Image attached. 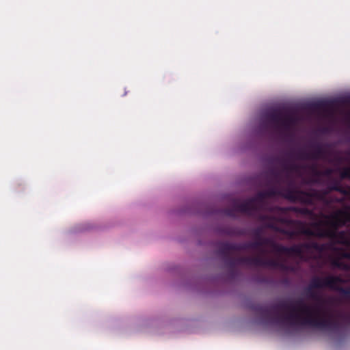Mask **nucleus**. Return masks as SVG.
<instances>
[{
    "mask_svg": "<svg viewBox=\"0 0 350 350\" xmlns=\"http://www.w3.org/2000/svg\"><path fill=\"white\" fill-rule=\"evenodd\" d=\"M347 196H350V186H347ZM258 219L266 228L280 232L288 239L299 235L328 238L350 247V206L338 209L331 214H320V219L310 224L293 219L277 218L268 215L258 214Z\"/></svg>",
    "mask_w": 350,
    "mask_h": 350,
    "instance_id": "obj_1",
    "label": "nucleus"
},
{
    "mask_svg": "<svg viewBox=\"0 0 350 350\" xmlns=\"http://www.w3.org/2000/svg\"><path fill=\"white\" fill-rule=\"evenodd\" d=\"M324 306H310L302 301L295 304L280 302L271 307L258 305L255 312L265 324L283 323L291 326H308L321 329H335L340 326L331 311Z\"/></svg>",
    "mask_w": 350,
    "mask_h": 350,
    "instance_id": "obj_2",
    "label": "nucleus"
},
{
    "mask_svg": "<svg viewBox=\"0 0 350 350\" xmlns=\"http://www.w3.org/2000/svg\"><path fill=\"white\" fill-rule=\"evenodd\" d=\"M334 266L344 271H349L348 276L350 278V265L335 261ZM350 282L349 280L344 279L340 275H328L325 277L315 276L312 278L310 284L306 289V296L315 301L317 304L315 306H324L326 301L319 293L315 292L314 289L320 288H329L333 290L336 288L337 283H347Z\"/></svg>",
    "mask_w": 350,
    "mask_h": 350,
    "instance_id": "obj_3",
    "label": "nucleus"
},
{
    "mask_svg": "<svg viewBox=\"0 0 350 350\" xmlns=\"http://www.w3.org/2000/svg\"><path fill=\"white\" fill-rule=\"evenodd\" d=\"M265 120L262 122V126L267 127L272 126L279 131H289L295 125L297 119L293 114H284L280 110H273L267 113L265 116Z\"/></svg>",
    "mask_w": 350,
    "mask_h": 350,
    "instance_id": "obj_4",
    "label": "nucleus"
},
{
    "mask_svg": "<svg viewBox=\"0 0 350 350\" xmlns=\"http://www.w3.org/2000/svg\"><path fill=\"white\" fill-rule=\"evenodd\" d=\"M328 191L327 190L312 189L310 191H305L297 188H292L287 191L288 200L293 202H299L308 205H313L314 200L321 202L326 200Z\"/></svg>",
    "mask_w": 350,
    "mask_h": 350,
    "instance_id": "obj_5",
    "label": "nucleus"
},
{
    "mask_svg": "<svg viewBox=\"0 0 350 350\" xmlns=\"http://www.w3.org/2000/svg\"><path fill=\"white\" fill-rule=\"evenodd\" d=\"M259 211V206L255 203L254 199L251 198L241 202L234 200L232 207L230 208H225L224 213L230 217L235 216L236 213H242L249 216H255Z\"/></svg>",
    "mask_w": 350,
    "mask_h": 350,
    "instance_id": "obj_6",
    "label": "nucleus"
},
{
    "mask_svg": "<svg viewBox=\"0 0 350 350\" xmlns=\"http://www.w3.org/2000/svg\"><path fill=\"white\" fill-rule=\"evenodd\" d=\"M326 250V245L319 243L317 241H308L293 245L291 247L284 246V254L287 255H295L301 256L306 251L315 250L318 252H323Z\"/></svg>",
    "mask_w": 350,
    "mask_h": 350,
    "instance_id": "obj_7",
    "label": "nucleus"
},
{
    "mask_svg": "<svg viewBox=\"0 0 350 350\" xmlns=\"http://www.w3.org/2000/svg\"><path fill=\"white\" fill-rule=\"evenodd\" d=\"M289 189H292V187L279 188L276 186H270L265 191L258 192L252 199H254V202L259 206L260 210H261L264 200L266 198L280 196L288 199L286 193Z\"/></svg>",
    "mask_w": 350,
    "mask_h": 350,
    "instance_id": "obj_8",
    "label": "nucleus"
},
{
    "mask_svg": "<svg viewBox=\"0 0 350 350\" xmlns=\"http://www.w3.org/2000/svg\"><path fill=\"white\" fill-rule=\"evenodd\" d=\"M311 146L313 148V151L307 152L304 150H299L296 153V157L301 160H318L319 159L325 158L326 150L324 147L320 144H312Z\"/></svg>",
    "mask_w": 350,
    "mask_h": 350,
    "instance_id": "obj_9",
    "label": "nucleus"
},
{
    "mask_svg": "<svg viewBox=\"0 0 350 350\" xmlns=\"http://www.w3.org/2000/svg\"><path fill=\"white\" fill-rule=\"evenodd\" d=\"M263 246H269L273 251L279 254H284V245L277 243L271 238H256V241L252 242L253 250H259Z\"/></svg>",
    "mask_w": 350,
    "mask_h": 350,
    "instance_id": "obj_10",
    "label": "nucleus"
},
{
    "mask_svg": "<svg viewBox=\"0 0 350 350\" xmlns=\"http://www.w3.org/2000/svg\"><path fill=\"white\" fill-rule=\"evenodd\" d=\"M282 165L283 167V170L286 173V179L288 183V187L295 188L293 181L290 180V174L293 172L298 173L301 170L305 169L306 166L295 163L294 162H288L286 160L282 161Z\"/></svg>",
    "mask_w": 350,
    "mask_h": 350,
    "instance_id": "obj_11",
    "label": "nucleus"
},
{
    "mask_svg": "<svg viewBox=\"0 0 350 350\" xmlns=\"http://www.w3.org/2000/svg\"><path fill=\"white\" fill-rule=\"evenodd\" d=\"M232 252H235L234 243L228 242H223L219 243L217 253L223 258V259L228 256H230Z\"/></svg>",
    "mask_w": 350,
    "mask_h": 350,
    "instance_id": "obj_12",
    "label": "nucleus"
},
{
    "mask_svg": "<svg viewBox=\"0 0 350 350\" xmlns=\"http://www.w3.org/2000/svg\"><path fill=\"white\" fill-rule=\"evenodd\" d=\"M250 265L276 267L278 263L274 260H266L261 256L250 257Z\"/></svg>",
    "mask_w": 350,
    "mask_h": 350,
    "instance_id": "obj_13",
    "label": "nucleus"
},
{
    "mask_svg": "<svg viewBox=\"0 0 350 350\" xmlns=\"http://www.w3.org/2000/svg\"><path fill=\"white\" fill-rule=\"evenodd\" d=\"M269 174L270 176L269 180V184L270 186H276L279 188H282L281 187V183L283 180H282L280 173L275 170H271L269 172Z\"/></svg>",
    "mask_w": 350,
    "mask_h": 350,
    "instance_id": "obj_14",
    "label": "nucleus"
},
{
    "mask_svg": "<svg viewBox=\"0 0 350 350\" xmlns=\"http://www.w3.org/2000/svg\"><path fill=\"white\" fill-rule=\"evenodd\" d=\"M224 260L229 268V273L230 275L232 277L236 273V266L238 265L237 258L232 257L231 255L224 258Z\"/></svg>",
    "mask_w": 350,
    "mask_h": 350,
    "instance_id": "obj_15",
    "label": "nucleus"
},
{
    "mask_svg": "<svg viewBox=\"0 0 350 350\" xmlns=\"http://www.w3.org/2000/svg\"><path fill=\"white\" fill-rule=\"evenodd\" d=\"M327 191H338L340 193L347 196V186L342 187L338 181H334L328 187Z\"/></svg>",
    "mask_w": 350,
    "mask_h": 350,
    "instance_id": "obj_16",
    "label": "nucleus"
},
{
    "mask_svg": "<svg viewBox=\"0 0 350 350\" xmlns=\"http://www.w3.org/2000/svg\"><path fill=\"white\" fill-rule=\"evenodd\" d=\"M235 252H240L243 250H253L252 242L234 243Z\"/></svg>",
    "mask_w": 350,
    "mask_h": 350,
    "instance_id": "obj_17",
    "label": "nucleus"
},
{
    "mask_svg": "<svg viewBox=\"0 0 350 350\" xmlns=\"http://www.w3.org/2000/svg\"><path fill=\"white\" fill-rule=\"evenodd\" d=\"M344 284L345 283H337L336 288H334L333 290L337 291L345 296L350 297V287L344 288L340 286L341 284Z\"/></svg>",
    "mask_w": 350,
    "mask_h": 350,
    "instance_id": "obj_18",
    "label": "nucleus"
},
{
    "mask_svg": "<svg viewBox=\"0 0 350 350\" xmlns=\"http://www.w3.org/2000/svg\"><path fill=\"white\" fill-rule=\"evenodd\" d=\"M340 177L341 179H350V166L345 167L341 169L340 172Z\"/></svg>",
    "mask_w": 350,
    "mask_h": 350,
    "instance_id": "obj_19",
    "label": "nucleus"
},
{
    "mask_svg": "<svg viewBox=\"0 0 350 350\" xmlns=\"http://www.w3.org/2000/svg\"><path fill=\"white\" fill-rule=\"evenodd\" d=\"M296 211L299 213L308 216H313L314 215V211L308 208H299L296 210Z\"/></svg>",
    "mask_w": 350,
    "mask_h": 350,
    "instance_id": "obj_20",
    "label": "nucleus"
},
{
    "mask_svg": "<svg viewBox=\"0 0 350 350\" xmlns=\"http://www.w3.org/2000/svg\"><path fill=\"white\" fill-rule=\"evenodd\" d=\"M238 265H250V257H237Z\"/></svg>",
    "mask_w": 350,
    "mask_h": 350,
    "instance_id": "obj_21",
    "label": "nucleus"
},
{
    "mask_svg": "<svg viewBox=\"0 0 350 350\" xmlns=\"http://www.w3.org/2000/svg\"><path fill=\"white\" fill-rule=\"evenodd\" d=\"M310 170L312 172V174L317 176H319L322 175V172L319 170L316 165H312L310 166Z\"/></svg>",
    "mask_w": 350,
    "mask_h": 350,
    "instance_id": "obj_22",
    "label": "nucleus"
},
{
    "mask_svg": "<svg viewBox=\"0 0 350 350\" xmlns=\"http://www.w3.org/2000/svg\"><path fill=\"white\" fill-rule=\"evenodd\" d=\"M263 231V228L262 226L258 227L256 229L254 230L253 234L255 238H260L262 237V233Z\"/></svg>",
    "mask_w": 350,
    "mask_h": 350,
    "instance_id": "obj_23",
    "label": "nucleus"
},
{
    "mask_svg": "<svg viewBox=\"0 0 350 350\" xmlns=\"http://www.w3.org/2000/svg\"><path fill=\"white\" fill-rule=\"evenodd\" d=\"M322 202L325 205L329 206L334 202V198L326 197V200H323Z\"/></svg>",
    "mask_w": 350,
    "mask_h": 350,
    "instance_id": "obj_24",
    "label": "nucleus"
},
{
    "mask_svg": "<svg viewBox=\"0 0 350 350\" xmlns=\"http://www.w3.org/2000/svg\"><path fill=\"white\" fill-rule=\"evenodd\" d=\"M226 233L228 235H236V234H240L239 232L234 229H227L226 230Z\"/></svg>",
    "mask_w": 350,
    "mask_h": 350,
    "instance_id": "obj_25",
    "label": "nucleus"
},
{
    "mask_svg": "<svg viewBox=\"0 0 350 350\" xmlns=\"http://www.w3.org/2000/svg\"><path fill=\"white\" fill-rule=\"evenodd\" d=\"M333 172V170L330 168H327L322 172V175L323 176H330Z\"/></svg>",
    "mask_w": 350,
    "mask_h": 350,
    "instance_id": "obj_26",
    "label": "nucleus"
},
{
    "mask_svg": "<svg viewBox=\"0 0 350 350\" xmlns=\"http://www.w3.org/2000/svg\"><path fill=\"white\" fill-rule=\"evenodd\" d=\"M345 200V198H334V202L343 203Z\"/></svg>",
    "mask_w": 350,
    "mask_h": 350,
    "instance_id": "obj_27",
    "label": "nucleus"
},
{
    "mask_svg": "<svg viewBox=\"0 0 350 350\" xmlns=\"http://www.w3.org/2000/svg\"><path fill=\"white\" fill-rule=\"evenodd\" d=\"M342 256L345 258L350 259V252H344Z\"/></svg>",
    "mask_w": 350,
    "mask_h": 350,
    "instance_id": "obj_28",
    "label": "nucleus"
},
{
    "mask_svg": "<svg viewBox=\"0 0 350 350\" xmlns=\"http://www.w3.org/2000/svg\"><path fill=\"white\" fill-rule=\"evenodd\" d=\"M288 155L290 157H292L293 156V152H291L288 154Z\"/></svg>",
    "mask_w": 350,
    "mask_h": 350,
    "instance_id": "obj_29",
    "label": "nucleus"
},
{
    "mask_svg": "<svg viewBox=\"0 0 350 350\" xmlns=\"http://www.w3.org/2000/svg\"><path fill=\"white\" fill-rule=\"evenodd\" d=\"M318 105H319V106H320V107H323V106H324V105H325V104H324V103H320V104H319Z\"/></svg>",
    "mask_w": 350,
    "mask_h": 350,
    "instance_id": "obj_30",
    "label": "nucleus"
}]
</instances>
